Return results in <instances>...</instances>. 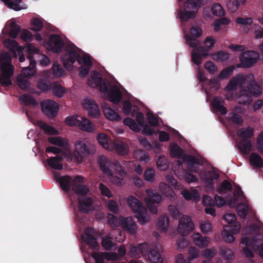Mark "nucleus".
Segmentation results:
<instances>
[{
    "label": "nucleus",
    "instance_id": "nucleus-1",
    "mask_svg": "<svg viewBox=\"0 0 263 263\" xmlns=\"http://www.w3.org/2000/svg\"><path fill=\"white\" fill-rule=\"evenodd\" d=\"M236 89L239 92L237 101L242 104L249 103L251 95L257 97L261 93L260 87L255 83L254 77L251 74L246 76L239 74L230 80L225 88L227 100H231L234 98L233 91Z\"/></svg>",
    "mask_w": 263,
    "mask_h": 263
},
{
    "label": "nucleus",
    "instance_id": "nucleus-2",
    "mask_svg": "<svg viewBox=\"0 0 263 263\" xmlns=\"http://www.w3.org/2000/svg\"><path fill=\"white\" fill-rule=\"evenodd\" d=\"M88 84L91 87H99L103 96L114 103L119 102L122 98V93L116 86H109L103 81L100 73L92 71L90 78L88 79Z\"/></svg>",
    "mask_w": 263,
    "mask_h": 263
},
{
    "label": "nucleus",
    "instance_id": "nucleus-3",
    "mask_svg": "<svg viewBox=\"0 0 263 263\" xmlns=\"http://www.w3.org/2000/svg\"><path fill=\"white\" fill-rule=\"evenodd\" d=\"M83 180L82 177L77 176L72 180L71 185L74 192L80 195L79 197L80 210L84 212H87L91 209L92 200L84 196L88 192V190L85 186L81 184Z\"/></svg>",
    "mask_w": 263,
    "mask_h": 263
},
{
    "label": "nucleus",
    "instance_id": "nucleus-4",
    "mask_svg": "<svg viewBox=\"0 0 263 263\" xmlns=\"http://www.w3.org/2000/svg\"><path fill=\"white\" fill-rule=\"evenodd\" d=\"M168 210L171 215L175 219H179L177 228L178 233L182 236L189 235L194 229V224L191 218L186 215H182L174 205H170Z\"/></svg>",
    "mask_w": 263,
    "mask_h": 263
},
{
    "label": "nucleus",
    "instance_id": "nucleus-5",
    "mask_svg": "<svg viewBox=\"0 0 263 263\" xmlns=\"http://www.w3.org/2000/svg\"><path fill=\"white\" fill-rule=\"evenodd\" d=\"M98 163L101 169L104 174L107 175L110 181L117 185H121L124 183L123 177L125 176L126 173L121 166H118L119 169L117 170V172L112 173L108 168L110 163L106 157L100 156Z\"/></svg>",
    "mask_w": 263,
    "mask_h": 263
},
{
    "label": "nucleus",
    "instance_id": "nucleus-6",
    "mask_svg": "<svg viewBox=\"0 0 263 263\" xmlns=\"http://www.w3.org/2000/svg\"><path fill=\"white\" fill-rule=\"evenodd\" d=\"M0 83L4 86L12 84L11 77L13 75L14 68L11 64V58L8 53H3L1 57Z\"/></svg>",
    "mask_w": 263,
    "mask_h": 263
},
{
    "label": "nucleus",
    "instance_id": "nucleus-7",
    "mask_svg": "<svg viewBox=\"0 0 263 263\" xmlns=\"http://www.w3.org/2000/svg\"><path fill=\"white\" fill-rule=\"evenodd\" d=\"M127 203L140 223L145 224L149 221L147 211L140 201L133 196H130L127 199Z\"/></svg>",
    "mask_w": 263,
    "mask_h": 263
},
{
    "label": "nucleus",
    "instance_id": "nucleus-8",
    "mask_svg": "<svg viewBox=\"0 0 263 263\" xmlns=\"http://www.w3.org/2000/svg\"><path fill=\"white\" fill-rule=\"evenodd\" d=\"M201 6L200 0H186L184 4V12L180 11L178 16L182 21H187L196 17Z\"/></svg>",
    "mask_w": 263,
    "mask_h": 263
},
{
    "label": "nucleus",
    "instance_id": "nucleus-9",
    "mask_svg": "<svg viewBox=\"0 0 263 263\" xmlns=\"http://www.w3.org/2000/svg\"><path fill=\"white\" fill-rule=\"evenodd\" d=\"M89 153L87 141L84 140H78L74 143V149L73 152L74 159L79 163L82 162L83 159Z\"/></svg>",
    "mask_w": 263,
    "mask_h": 263
},
{
    "label": "nucleus",
    "instance_id": "nucleus-10",
    "mask_svg": "<svg viewBox=\"0 0 263 263\" xmlns=\"http://www.w3.org/2000/svg\"><path fill=\"white\" fill-rule=\"evenodd\" d=\"M27 49L28 52V58L33 60L35 65L36 61L40 63L42 66H46L50 63V60L45 55L39 53V49L34 46L28 44L27 46Z\"/></svg>",
    "mask_w": 263,
    "mask_h": 263
},
{
    "label": "nucleus",
    "instance_id": "nucleus-11",
    "mask_svg": "<svg viewBox=\"0 0 263 263\" xmlns=\"http://www.w3.org/2000/svg\"><path fill=\"white\" fill-rule=\"evenodd\" d=\"M78 54L74 49H67L61 57L64 67L68 70H71L73 68V63L76 60H78Z\"/></svg>",
    "mask_w": 263,
    "mask_h": 263
},
{
    "label": "nucleus",
    "instance_id": "nucleus-12",
    "mask_svg": "<svg viewBox=\"0 0 263 263\" xmlns=\"http://www.w3.org/2000/svg\"><path fill=\"white\" fill-rule=\"evenodd\" d=\"M240 60L246 67L253 66L259 60V53L254 51L249 50L242 53L240 55Z\"/></svg>",
    "mask_w": 263,
    "mask_h": 263
},
{
    "label": "nucleus",
    "instance_id": "nucleus-13",
    "mask_svg": "<svg viewBox=\"0 0 263 263\" xmlns=\"http://www.w3.org/2000/svg\"><path fill=\"white\" fill-rule=\"evenodd\" d=\"M146 193L148 197L145 198L144 200L147 206L152 213L156 214L157 212V209L154 202L159 203L162 200L161 197L159 194L154 193L151 190H147Z\"/></svg>",
    "mask_w": 263,
    "mask_h": 263
},
{
    "label": "nucleus",
    "instance_id": "nucleus-14",
    "mask_svg": "<svg viewBox=\"0 0 263 263\" xmlns=\"http://www.w3.org/2000/svg\"><path fill=\"white\" fill-rule=\"evenodd\" d=\"M84 109L87 111L88 115L92 118H97L100 116V112L98 105L89 98H86L82 102Z\"/></svg>",
    "mask_w": 263,
    "mask_h": 263
},
{
    "label": "nucleus",
    "instance_id": "nucleus-15",
    "mask_svg": "<svg viewBox=\"0 0 263 263\" xmlns=\"http://www.w3.org/2000/svg\"><path fill=\"white\" fill-rule=\"evenodd\" d=\"M240 229L239 223H235L234 228H232V226H225L222 232L223 239L227 242H232L234 241V234L239 233Z\"/></svg>",
    "mask_w": 263,
    "mask_h": 263
},
{
    "label": "nucleus",
    "instance_id": "nucleus-16",
    "mask_svg": "<svg viewBox=\"0 0 263 263\" xmlns=\"http://www.w3.org/2000/svg\"><path fill=\"white\" fill-rule=\"evenodd\" d=\"M43 111L48 117H54L58 112L59 105L54 101L48 100L41 104Z\"/></svg>",
    "mask_w": 263,
    "mask_h": 263
},
{
    "label": "nucleus",
    "instance_id": "nucleus-17",
    "mask_svg": "<svg viewBox=\"0 0 263 263\" xmlns=\"http://www.w3.org/2000/svg\"><path fill=\"white\" fill-rule=\"evenodd\" d=\"M4 44L5 47L12 50L15 55H16V52H18L20 62L24 61L25 58L23 54V51L24 50L25 47H18L15 41L9 39L6 40Z\"/></svg>",
    "mask_w": 263,
    "mask_h": 263
},
{
    "label": "nucleus",
    "instance_id": "nucleus-18",
    "mask_svg": "<svg viewBox=\"0 0 263 263\" xmlns=\"http://www.w3.org/2000/svg\"><path fill=\"white\" fill-rule=\"evenodd\" d=\"M63 46L64 42L59 35H51L48 43L49 49L54 52H59L61 51Z\"/></svg>",
    "mask_w": 263,
    "mask_h": 263
},
{
    "label": "nucleus",
    "instance_id": "nucleus-19",
    "mask_svg": "<svg viewBox=\"0 0 263 263\" xmlns=\"http://www.w3.org/2000/svg\"><path fill=\"white\" fill-rule=\"evenodd\" d=\"M241 243L246 246V247L243 250V254L247 257H252L253 253L250 249H252L254 252L256 251L254 238L249 239L247 237H243Z\"/></svg>",
    "mask_w": 263,
    "mask_h": 263
},
{
    "label": "nucleus",
    "instance_id": "nucleus-20",
    "mask_svg": "<svg viewBox=\"0 0 263 263\" xmlns=\"http://www.w3.org/2000/svg\"><path fill=\"white\" fill-rule=\"evenodd\" d=\"M120 224L122 228L130 233H135L137 230V225L131 217L120 218Z\"/></svg>",
    "mask_w": 263,
    "mask_h": 263
},
{
    "label": "nucleus",
    "instance_id": "nucleus-21",
    "mask_svg": "<svg viewBox=\"0 0 263 263\" xmlns=\"http://www.w3.org/2000/svg\"><path fill=\"white\" fill-rule=\"evenodd\" d=\"M120 224L122 228L130 233H135L137 230V225L131 217L120 218Z\"/></svg>",
    "mask_w": 263,
    "mask_h": 263
},
{
    "label": "nucleus",
    "instance_id": "nucleus-22",
    "mask_svg": "<svg viewBox=\"0 0 263 263\" xmlns=\"http://www.w3.org/2000/svg\"><path fill=\"white\" fill-rule=\"evenodd\" d=\"M192 238L194 244L200 248L206 247L210 242L209 237H202L199 233H193Z\"/></svg>",
    "mask_w": 263,
    "mask_h": 263
},
{
    "label": "nucleus",
    "instance_id": "nucleus-23",
    "mask_svg": "<svg viewBox=\"0 0 263 263\" xmlns=\"http://www.w3.org/2000/svg\"><path fill=\"white\" fill-rule=\"evenodd\" d=\"M80 120L78 127L80 129L87 132H92L95 130V125L88 119L81 116L80 117Z\"/></svg>",
    "mask_w": 263,
    "mask_h": 263
},
{
    "label": "nucleus",
    "instance_id": "nucleus-24",
    "mask_svg": "<svg viewBox=\"0 0 263 263\" xmlns=\"http://www.w3.org/2000/svg\"><path fill=\"white\" fill-rule=\"evenodd\" d=\"M92 256L96 260V263H103L104 260H114L117 258V255L116 253H102L101 254L98 253H93L92 254Z\"/></svg>",
    "mask_w": 263,
    "mask_h": 263
},
{
    "label": "nucleus",
    "instance_id": "nucleus-25",
    "mask_svg": "<svg viewBox=\"0 0 263 263\" xmlns=\"http://www.w3.org/2000/svg\"><path fill=\"white\" fill-rule=\"evenodd\" d=\"M215 42V39L212 36L207 37L204 40L203 46L199 50L201 54L204 57H208L209 54L205 52L209 51L214 46Z\"/></svg>",
    "mask_w": 263,
    "mask_h": 263
},
{
    "label": "nucleus",
    "instance_id": "nucleus-26",
    "mask_svg": "<svg viewBox=\"0 0 263 263\" xmlns=\"http://www.w3.org/2000/svg\"><path fill=\"white\" fill-rule=\"evenodd\" d=\"M97 140L100 144L105 149L111 151L114 148L112 143H110L109 138L105 134H99L97 136Z\"/></svg>",
    "mask_w": 263,
    "mask_h": 263
},
{
    "label": "nucleus",
    "instance_id": "nucleus-27",
    "mask_svg": "<svg viewBox=\"0 0 263 263\" xmlns=\"http://www.w3.org/2000/svg\"><path fill=\"white\" fill-rule=\"evenodd\" d=\"M112 145L114 146L112 150H115L116 152L119 155H123L126 154L129 152V148L126 144L119 141L115 140Z\"/></svg>",
    "mask_w": 263,
    "mask_h": 263
},
{
    "label": "nucleus",
    "instance_id": "nucleus-28",
    "mask_svg": "<svg viewBox=\"0 0 263 263\" xmlns=\"http://www.w3.org/2000/svg\"><path fill=\"white\" fill-rule=\"evenodd\" d=\"M9 8L16 11L25 9L27 8L26 5L22 4V0H2Z\"/></svg>",
    "mask_w": 263,
    "mask_h": 263
},
{
    "label": "nucleus",
    "instance_id": "nucleus-29",
    "mask_svg": "<svg viewBox=\"0 0 263 263\" xmlns=\"http://www.w3.org/2000/svg\"><path fill=\"white\" fill-rule=\"evenodd\" d=\"M103 113L105 117L110 121H115L121 120L118 114L109 106L104 107Z\"/></svg>",
    "mask_w": 263,
    "mask_h": 263
},
{
    "label": "nucleus",
    "instance_id": "nucleus-30",
    "mask_svg": "<svg viewBox=\"0 0 263 263\" xmlns=\"http://www.w3.org/2000/svg\"><path fill=\"white\" fill-rule=\"evenodd\" d=\"M62 159L60 156L51 157L47 160V162L53 168L56 170H61L63 168V165L61 163Z\"/></svg>",
    "mask_w": 263,
    "mask_h": 263
},
{
    "label": "nucleus",
    "instance_id": "nucleus-31",
    "mask_svg": "<svg viewBox=\"0 0 263 263\" xmlns=\"http://www.w3.org/2000/svg\"><path fill=\"white\" fill-rule=\"evenodd\" d=\"M157 226L161 232L165 233L167 232L169 226L168 217L163 216L160 217L158 220Z\"/></svg>",
    "mask_w": 263,
    "mask_h": 263
},
{
    "label": "nucleus",
    "instance_id": "nucleus-32",
    "mask_svg": "<svg viewBox=\"0 0 263 263\" xmlns=\"http://www.w3.org/2000/svg\"><path fill=\"white\" fill-rule=\"evenodd\" d=\"M223 101L221 98H215L213 101L212 105L213 107L219 111L220 114L224 115L227 113V109L223 106Z\"/></svg>",
    "mask_w": 263,
    "mask_h": 263
},
{
    "label": "nucleus",
    "instance_id": "nucleus-33",
    "mask_svg": "<svg viewBox=\"0 0 263 263\" xmlns=\"http://www.w3.org/2000/svg\"><path fill=\"white\" fill-rule=\"evenodd\" d=\"M48 141L51 144L65 148H67L68 145V140L61 137L49 138Z\"/></svg>",
    "mask_w": 263,
    "mask_h": 263
},
{
    "label": "nucleus",
    "instance_id": "nucleus-34",
    "mask_svg": "<svg viewBox=\"0 0 263 263\" xmlns=\"http://www.w3.org/2000/svg\"><path fill=\"white\" fill-rule=\"evenodd\" d=\"M250 164L255 167H261L263 166L262 159L256 153H252L249 159Z\"/></svg>",
    "mask_w": 263,
    "mask_h": 263
},
{
    "label": "nucleus",
    "instance_id": "nucleus-35",
    "mask_svg": "<svg viewBox=\"0 0 263 263\" xmlns=\"http://www.w3.org/2000/svg\"><path fill=\"white\" fill-rule=\"evenodd\" d=\"M55 178L59 182L60 186L63 190L67 191L68 190L71 184V179L69 176L60 177L55 176Z\"/></svg>",
    "mask_w": 263,
    "mask_h": 263
},
{
    "label": "nucleus",
    "instance_id": "nucleus-36",
    "mask_svg": "<svg viewBox=\"0 0 263 263\" xmlns=\"http://www.w3.org/2000/svg\"><path fill=\"white\" fill-rule=\"evenodd\" d=\"M6 27L10 28L9 35L13 38L16 37L20 31L19 26L12 20L7 23Z\"/></svg>",
    "mask_w": 263,
    "mask_h": 263
},
{
    "label": "nucleus",
    "instance_id": "nucleus-37",
    "mask_svg": "<svg viewBox=\"0 0 263 263\" xmlns=\"http://www.w3.org/2000/svg\"><path fill=\"white\" fill-rule=\"evenodd\" d=\"M159 187L161 191L163 194H165L171 199H175V194L174 193V191L165 183H160Z\"/></svg>",
    "mask_w": 263,
    "mask_h": 263
},
{
    "label": "nucleus",
    "instance_id": "nucleus-38",
    "mask_svg": "<svg viewBox=\"0 0 263 263\" xmlns=\"http://www.w3.org/2000/svg\"><path fill=\"white\" fill-rule=\"evenodd\" d=\"M238 147L242 153H247L251 149V142L249 140H241L238 144Z\"/></svg>",
    "mask_w": 263,
    "mask_h": 263
},
{
    "label": "nucleus",
    "instance_id": "nucleus-39",
    "mask_svg": "<svg viewBox=\"0 0 263 263\" xmlns=\"http://www.w3.org/2000/svg\"><path fill=\"white\" fill-rule=\"evenodd\" d=\"M78 61L81 66L87 68H90L92 65V59L89 55L86 54L81 57H78Z\"/></svg>",
    "mask_w": 263,
    "mask_h": 263
},
{
    "label": "nucleus",
    "instance_id": "nucleus-40",
    "mask_svg": "<svg viewBox=\"0 0 263 263\" xmlns=\"http://www.w3.org/2000/svg\"><path fill=\"white\" fill-rule=\"evenodd\" d=\"M36 124L46 133L50 135L58 134V131L53 127L47 125L42 121H39L36 122Z\"/></svg>",
    "mask_w": 263,
    "mask_h": 263
},
{
    "label": "nucleus",
    "instance_id": "nucleus-41",
    "mask_svg": "<svg viewBox=\"0 0 263 263\" xmlns=\"http://www.w3.org/2000/svg\"><path fill=\"white\" fill-rule=\"evenodd\" d=\"M30 66L29 67L24 68L22 70V73L25 77V78H28L32 76L35 72L34 69L35 64L34 62H33V60L29 59Z\"/></svg>",
    "mask_w": 263,
    "mask_h": 263
},
{
    "label": "nucleus",
    "instance_id": "nucleus-42",
    "mask_svg": "<svg viewBox=\"0 0 263 263\" xmlns=\"http://www.w3.org/2000/svg\"><path fill=\"white\" fill-rule=\"evenodd\" d=\"M182 195L187 200H191L194 199L195 201H198L200 199V197L197 192L195 191H192L191 192L186 190H183L181 192Z\"/></svg>",
    "mask_w": 263,
    "mask_h": 263
},
{
    "label": "nucleus",
    "instance_id": "nucleus-43",
    "mask_svg": "<svg viewBox=\"0 0 263 263\" xmlns=\"http://www.w3.org/2000/svg\"><path fill=\"white\" fill-rule=\"evenodd\" d=\"M80 117L77 115L69 116L65 118V122L69 126L78 127L80 122Z\"/></svg>",
    "mask_w": 263,
    "mask_h": 263
},
{
    "label": "nucleus",
    "instance_id": "nucleus-44",
    "mask_svg": "<svg viewBox=\"0 0 263 263\" xmlns=\"http://www.w3.org/2000/svg\"><path fill=\"white\" fill-rule=\"evenodd\" d=\"M212 13L217 16H222L224 15L225 11L222 6L218 3H215L211 8Z\"/></svg>",
    "mask_w": 263,
    "mask_h": 263
},
{
    "label": "nucleus",
    "instance_id": "nucleus-45",
    "mask_svg": "<svg viewBox=\"0 0 263 263\" xmlns=\"http://www.w3.org/2000/svg\"><path fill=\"white\" fill-rule=\"evenodd\" d=\"M238 136L240 140L251 138L253 136V129L250 127L241 129L239 131Z\"/></svg>",
    "mask_w": 263,
    "mask_h": 263
},
{
    "label": "nucleus",
    "instance_id": "nucleus-46",
    "mask_svg": "<svg viewBox=\"0 0 263 263\" xmlns=\"http://www.w3.org/2000/svg\"><path fill=\"white\" fill-rule=\"evenodd\" d=\"M148 258L153 263H162L163 260L157 251L151 250L148 255Z\"/></svg>",
    "mask_w": 263,
    "mask_h": 263
},
{
    "label": "nucleus",
    "instance_id": "nucleus-47",
    "mask_svg": "<svg viewBox=\"0 0 263 263\" xmlns=\"http://www.w3.org/2000/svg\"><path fill=\"white\" fill-rule=\"evenodd\" d=\"M52 72L54 76L56 78L61 77L65 74L64 70L63 69L61 65L57 62H54L53 64Z\"/></svg>",
    "mask_w": 263,
    "mask_h": 263
},
{
    "label": "nucleus",
    "instance_id": "nucleus-48",
    "mask_svg": "<svg viewBox=\"0 0 263 263\" xmlns=\"http://www.w3.org/2000/svg\"><path fill=\"white\" fill-rule=\"evenodd\" d=\"M147 247L146 244H141L139 247L132 246L130 247V251L132 255L135 256L136 258L139 257V252L141 254L144 253V248Z\"/></svg>",
    "mask_w": 263,
    "mask_h": 263
},
{
    "label": "nucleus",
    "instance_id": "nucleus-49",
    "mask_svg": "<svg viewBox=\"0 0 263 263\" xmlns=\"http://www.w3.org/2000/svg\"><path fill=\"white\" fill-rule=\"evenodd\" d=\"M213 60L217 62H224L229 58V54L222 51H219L212 55Z\"/></svg>",
    "mask_w": 263,
    "mask_h": 263
},
{
    "label": "nucleus",
    "instance_id": "nucleus-50",
    "mask_svg": "<svg viewBox=\"0 0 263 263\" xmlns=\"http://www.w3.org/2000/svg\"><path fill=\"white\" fill-rule=\"evenodd\" d=\"M43 24L41 20L37 18H33L30 23V28L32 30L38 31L43 27Z\"/></svg>",
    "mask_w": 263,
    "mask_h": 263
},
{
    "label": "nucleus",
    "instance_id": "nucleus-51",
    "mask_svg": "<svg viewBox=\"0 0 263 263\" xmlns=\"http://www.w3.org/2000/svg\"><path fill=\"white\" fill-rule=\"evenodd\" d=\"M237 211L240 217L245 218L249 211V207L247 203L240 204L237 207Z\"/></svg>",
    "mask_w": 263,
    "mask_h": 263
},
{
    "label": "nucleus",
    "instance_id": "nucleus-52",
    "mask_svg": "<svg viewBox=\"0 0 263 263\" xmlns=\"http://www.w3.org/2000/svg\"><path fill=\"white\" fill-rule=\"evenodd\" d=\"M17 84L22 89H27L29 87V83L22 74L17 77Z\"/></svg>",
    "mask_w": 263,
    "mask_h": 263
},
{
    "label": "nucleus",
    "instance_id": "nucleus-53",
    "mask_svg": "<svg viewBox=\"0 0 263 263\" xmlns=\"http://www.w3.org/2000/svg\"><path fill=\"white\" fill-rule=\"evenodd\" d=\"M224 219L228 223L227 226H232V228H234L235 223H239L236 222V217L235 214L228 213L225 215Z\"/></svg>",
    "mask_w": 263,
    "mask_h": 263
},
{
    "label": "nucleus",
    "instance_id": "nucleus-54",
    "mask_svg": "<svg viewBox=\"0 0 263 263\" xmlns=\"http://www.w3.org/2000/svg\"><path fill=\"white\" fill-rule=\"evenodd\" d=\"M52 91L53 93L58 97H62L66 92L65 88L58 83L54 84Z\"/></svg>",
    "mask_w": 263,
    "mask_h": 263
},
{
    "label": "nucleus",
    "instance_id": "nucleus-55",
    "mask_svg": "<svg viewBox=\"0 0 263 263\" xmlns=\"http://www.w3.org/2000/svg\"><path fill=\"white\" fill-rule=\"evenodd\" d=\"M234 66H230L223 69L218 76L220 79H224L228 78L233 72L234 69Z\"/></svg>",
    "mask_w": 263,
    "mask_h": 263
},
{
    "label": "nucleus",
    "instance_id": "nucleus-56",
    "mask_svg": "<svg viewBox=\"0 0 263 263\" xmlns=\"http://www.w3.org/2000/svg\"><path fill=\"white\" fill-rule=\"evenodd\" d=\"M124 123L129 126V127L133 130L135 131V132H139L140 130V128L139 127V126L135 122V121L129 118H126L124 120Z\"/></svg>",
    "mask_w": 263,
    "mask_h": 263
},
{
    "label": "nucleus",
    "instance_id": "nucleus-57",
    "mask_svg": "<svg viewBox=\"0 0 263 263\" xmlns=\"http://www.w3.org/2000/svg\"><path fill=\"white\" fill-rule=\"evenodd\" d=\"M228 10L231 12H235L239 8V2L238 0H229L227 4Z\"/></svg>",
    "mask_w": 263,
    "mask_h": 263
},
{
    "label": "nucleus",
    "instance_id": "nucleus-58",
    "mask_svg": "<svg viewBox=\"0 0 263 263\" xmlns=\"http://www.w3.org/2000/svg\"><path fill=\"white\" fill-rule=\"evenodd\" d=\"M171 155L175 157L179 156L181 153V149L176 144L172 143L170 145Z\"/></svg>",
    "mask_w": 263,
    "mask_h": 263
},
{
    "label": "nucleus",
    "instance_id": "nucleus-59",
    "mask_svg": "<svg viewBox=\"0 0 263 263\" xmlns=\"http://www.w3.org/2000/svg\"><path fill=\"white\" fill-rule=\"evenodd\" d=\"M204 67L211 74H215L218 70L216 65L211 61H208L205 64Z\"/></svg>",
    "mask_w": 263,
    "mask_h": 263
},
{
    "label": "nucleus",
    "instance_id": "nucleus-60",
    "mask_svg": "<svg viewBox=\"0 0 263 263\" xmlns=\"http://www.w3.org/2000/svg\"><path fill=\"white\" fill-rule=\"evenodd\" d=\"M134 156L136 159H139L140 161H146L148 159L147 154L142 150L136 151L134 152Z\"/></svg>",
    "mask_w": 263,
    "mask_h": 263
},
{
    "label": "nucleus",
    "instance_id": "nucleus-61",
    "mask_svg": "<svg viewBox=\"0 0 263 263\" xmlns=\"http://www.w3.org/2000/svg\"><path fill=\"white\" fill-rule=\"evenodd\" d=\"M220 253L225 259H229L233 256V253L230 249L224 247L220 249Z\"/></svg>",
    "mask_w": 263,
    "mask_h": 263
},
{
    "label": "nucleus",
    "instance_id": "nucleus-62",
    "mask_svg": "<svg viewBox=\"0 0 263 263\" xmlns=\"http://www.w3.org/2000/svg\"><path fill=\"white\" fill-rule=\"evenodd\" d=\"M132 115L133 117L136 118V119L140 126H143L144 117V115L142 112L133 111Z\"/></svg>",
    "mask_w": 263,
    "mask_h": 263
},
{
    "label": "nucleus",
    "instance_id": "nucleus-63",
    "mask_svg": "<svg viewBox=\"0 0 263 263\" xmlns=\"http://www.w3.org/2000/svg\"><path fill=\"white\" fill-rule=\"evenodd\" d=\"M254 37L260 39L263 37V28L259 25H255L253 31Z\"/></svg>",
    "mask_w": 263,
    "mask_h": 263
},
{
    "label": "nucleus",
    "instance_id": "nucleus-64",
    "mask_svg": "<svg viewBox=\"0 0 263 263\" xmlns=\"http://www.w3.org/2000/svg\"><path fill=\"white\" fill-rule=\"evenodd\" d=\"M259 236L254 238L255 244H256V251H258L259 255L263 257V243L261 242V239H259Z\"/></svg>",
    "mask_w": 263,
    "mask_h": 263
}]
</instances>
